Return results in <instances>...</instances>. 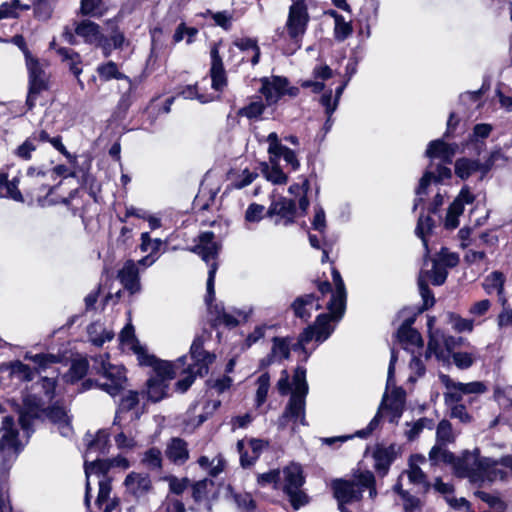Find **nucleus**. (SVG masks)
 I'll use <instances>...</instances> for the list:
<instances>
[{
    "instance_id": "nucleus-1",
    "label": "nucleus",
    "mask_w": 512,
    "mask_h": 512,
    "mask_svg": "<svg viewBox=\"0 0 512 512\" xmlns=\"http://www.w3.org/2000/svg\"><path fill=\"white\" fill-rule=\"evenodd\" d=\"M215 233L212 231L201 232L198 237V243L189 248V251L198 255L208 266V277L206 282L205 302L208 312L212 318H218L225 313L223 303H215V277L219 268L218 258L222 249V244L215 240Z\"/></svg>"
},
{
    "instance_id": "nucleus-2",
    "label": "nucleus",
    "mask_w": 512,
    "mask_h": 512,
    "mask_svg": "<svg viewBox=\"0 0 512 512\" xmlns=\"http://www.w3.org/2000/svg\"><path fill=\"white\" fill-rule=\"evenodd\" d=\"M106 24L110 28L109 35L102 32L101 26L90 19H83L75 22L74 32L77 36L83 39L85 44L99 48L102 55L108 58L112 55L114 50H122L126 37L119 25L113 20L109 19Z\"/></svg>"
},
{
    "instance_id": "nucleus-3",
    "label": "nucleus",
    "mask_w": 512,
    "mask_h": 512,
    "mask_svg": "<svg viewBox=\"0 0 512 512\" xmlns=\"http://www.w3.org/2000/svg\"><path fill=\"white\" fill-rule=\"evenodd\" d=\"M61 183V180L54 183L49 178L44 165L29 166L26 170L24 187L25 196L29 198L28 203L31 204L36 200L39 205L44 206Z\"/></svg>"
},
{
    "instance_id": "nucleus-4",
    "label": "nucleus",
    "mask_w": 512,
    "mask_h": 512,
    "mask_svg": "<svg viewBox=\"0 0 512 512\" xmlns=\"http://www.w3.org/2000/svg\"><path fill=\"white\" fill-rule=\"evenodd\" d=\"M283 493L287 496L293 510H299L310 503V496L303 489L306 483V475L301 464L291 462L283 470Z\"/></svg>"
},
{
    "instance_id": "nucleus-5",
    "label": "nucleus",
    "mask_w": 512,
    "mask_h": 512,
    "mask_svg": "<svg viewBox=\"0 0 512 512\" xmlns=\"http://www.w3.org/2000/svg\"><path fill=\"white\" fill-rule=\"evenodd\" d=\"M45 403L43 398L34 393L22 396V403L14 411L18 414V423L27 437L35 433V421L44 422Z\"/></svg>"
},
{
    "instance_id": "nucleus-6",
    "label": "nucleus",
    "mask_w": 512,
    "mask_h": 512,
    "mask_svg": "<svg viewBox=\"0 0 512 512\" xmlns=\"http://www.w3.org/2000/svg\"><path fill=\"white\" fill-rule=\"evenodd\" d=\"M92 373L104 377L109 382H103L101 390L111 397H116L125 389L127 382L126 368L111 364L101 356L93 359Z\"/></svg>"
},
{
    "instance_id": "nucleus-7",
    "label": "nucleus",
    "mask_w": 512,
    "mask_h": 512,
    "mask_svg": "<svg viewBox=\"0 0 512 512\" xmlns=\"http://www.w3.org/2000/svg\"><path fill=\"white\" fill-rule=\"evenodd\" d=\"M310 15L306 0H294L289 7L288 17L285 23L287 35L295 45V50L301 48L303 37L308 29Z\"/></svg>"
},
{
    "instance_id": "nucleus-8",
    "label": "nucleus",
    "mask_w": 512,
    "mask_h": 512,
    "mask_svg": "<svg viewBox=\"0 0 512 512\" xmlns=\"http://www.w3.org/2000/svg\"><path fill=\"white\" fill-rule=\"evenodd\" d=\"M488 457L481 456L478 447L473 451L464 450L461 456L455 457L453 464L454 474L459 478H468L473 484H477L481 480V472L488 466Z\"/></svg>"
},
{
    "instance_id": "nucleus-9",
    "label": "nucleus",
    "mask_w": 512,
    "mask_h": 512,
    "mask_svg": "<svg viewBox=\"0 0 512 512\" xmlns=\"http://www.w3.org/2000/svg\"><path fill=\"white\" fill-rule=\"evenodd\" d=\"M362 462H359L360 465ZM332 481L339 487L348 486V489L358 495L356 502L363 499V493L367 490L369 497L375 499L378 495L377 481L375 474L369 469H361L359 466L351 470V478H334Z\"/></svg>"
},
{
    "instance_id": "nucleus-10",
    "label": "nucleus",
    "mask_w": 512,
    "mask_h": 512,
    "mask_svg": "<svg viewBox=\"0 0 512 512\" xmlns=\"http://www.w3.org/2000/svg\"><path fill=\"white\" fill-rule=\"evenodd\" d=\"M28 73V92L25 104L28 110L36 106L38 97L50 89V75L36 57L25 63Z\"/></svg>"
},
{
    "instance_id": "nucleus-11",
    "label": "nucleus",
    "mask_w": 512,
    "mask_h": 512,
    "mask_svg": "<svg viewBox=\"0 0 512 512\" xmlns=\"http://www.w3.org/2000/svg\"><path fill=\"white\" fill-rule=\"evenodd\" d=\"M0 433V457L2 465H5L12 458L16 459L23 450V445L19 439V430L15 426L13 416L3 417Z\"/></svg>"
},
{
    "instance_id": "nucleus-12",
    "label": "nucleus",
    "mask_w": 512,
    "mask_h": 512,
    "mask_svg": "<svg viewBox=\"0 0 512 512\" xmlns=\"http://www.w3.org/2000/svg\"><path fill=\"white\" fill-rule=\"evenodd\" d=\"M298 216L297 204L294 199L279 196L273 199L266 211V217L275 218V225L288 227L296 222Z\"/></svg>"
},
{
    "instance_id": "nucleus-13",
    "label": "nucleus",
    "mask_w": 512,
    "mask_h": 512,
    "mask_svg": "<svg viewBox=\"0 0 512 512\" xmlns=\"http://www.w3.org/2000/svg\"><path fill=\"white\" fill-rule=\"evenodd\" d=\"M402 448L396 443H391L389 446L376 444L372 452L374 460L373 468L380 478L388 475L392 464L401 455Z\"/></svg>"
},
{
    "instance_id": "nucleus-14",
    "label": "nucleus",
    "mask_w": 512,
    "mask_h": 512,
    "mask_svg": "<svg viewBox=\"0 0 512 512\" xmlns=\"http://www.w3.org/2000/svg\"><path fill=\"white\" fill-rule=\"evenodd\" d=\"M48 420L51 424L56 425L62 436H68L73 431L72 416L68 414L64 403L60 400L51 402L45 406L44 421Z\"/></svg>"
},
{
    "instance_id": "nucleus-15",
    "label": "nucleus",
    "mask_w": 512,
    "mask_h": 512,
    "mask_svg": "<svg viewBox=\"0 0 512 512\" xmlns=\"http://www.w3.org/2000/svg\"><path fill=\"white\" fill-rule=\"evenodd\" d=\"M291 339L292 338L289 336H274L271 340L272 347L270 352L259 360V370H266L274 362L281 363L284 360H288L290 358L291 351H293Z\"/></svg>"
},
{
    "instance_id": "nucleus-16",
    "label": "nucleus",
    "mask_w": 512,
    "mask_h": 512,
    "mask_svg": "<svg viewBox=\"0 0 512 512\" xmlns=\"http://www.w3.org/2000/svg\"><path fill=\"white\" fill-rule=\"evenodd\" d=\"M211 67H210V77H211V87L217 92H223L224 88L228 84V79L226 75V70L224 67V63L222 57L219 53V44L214 43L211 51Z\"/></svg>"
},
{
    "instance_id": "nucleus-17",
    "label": "nucleus",
    "mask_w": 512,
    "mask_h": 512,
    "mask_svg": "<svg viewBox=\"0 0 512 512\" xmlns=\"http://www.w3.org/2000/svg\"><path fill=\"white\" fill-rule=\"evenodd\" d=\"M320 297L315 293H307L300 295L294 299L290 305V310L293 312L296 318L301 319L304 322H308L311 318V311L322 309V305L319 303Z\"/></svg>"
},
{
    "instance_id": "nucleus-18",
    "label": "nucleus",
    "mask_w": 512,
    "mask_h": 512,
    "mask_svg": "<svg viewBox=\"0 0 512 512\" xmlns=\"http://www.w3.org/2000/svg\"><path fill=\"white\" fill-rule=\"evenodd\" d=\"M267 141L269 142V155L274 157L277 161L282 157L284 161L291 166L293 171L299 170L300 162L295 151L285 145H282L276 132H271L267 137Z\"/></svg>"
},
{
    "instance_id": "nucleus-19",
    "label": "nucleus",
    "mask_w": 512,
    "mask_h": 512,
    "mask_svg": "<svg viewBox=\"0 0 512 512\" xmlns=\"http://www.w3.org/2000/svg\"><path fill=\"white\" fill-rule=\"evenodd\" d=\"M189 354L193 360V363L190 365H195V369L204 373L208 372L209 365H211L216 359L214 353H210L204 349V339L202 336H196L194 338L189 349Z\"/></svg>"
},
{
    "instance_id": "nucleus-20",
    "label": "nucleus",
    "mask_w": 512,
    "mask_h": 512,
    "mask_svg": "<svg viewBox=\"0 0 512 512\" xmlns=\"http://www.w3.org/2000/svg\"><path fill=\"white\" fill-rule=\"evenodd\" d=\"M487 468L481 472V480L477 484L481 485L485 481L494 482L496 479L505 480L507 478V472L505 470L497 468L501 465L505 468L510 469L512 472V455H504L499 460L488 457Z\"/></svg>"
},
{
    "instance_id": "nucleus-21",
    "label": "nucleus",
    "mask_w": 512,
    "mask_h": 512,
    "mask_svg": "<svg viewBox=\"0 0 512 512\" xmlns=\"http://www.w3.org/2000/svg\"><path fill=\"white\" fill-rule=\"evenodd\" d=\"M457 144H449L444 141V137L429 142L425 151V156L430 159H441L444 163H452V159L456 154Z\"/></svg>"
},
{
    "instance_id": "nucleus-22",
    "label": "nucleus",
    "mask_w": 512,
    "mask_h": 512,
    "mask_svg": "<svg viewBox=\"0 0 512 512\" xmlns=\"http://www.w3.org/2000/svg\"><path fill=\"white\" fill-rule=\"evenodd\" d=\"M113 467L112 461L109 459H96L93 462H85L84 470L86 475V485H85V496H84V504L89 509L91 503V486L89 482V476L91 473H95L97 475H101L103 477L108 478V472Z\"/></svg>"
},
{
    "instance_id": "nucleus-23",
    "label": "nucleus",
    "mask_w": 512,
    "mask_h": 512,
    "mask_svg": "<svg viewBox=\"0 0 512 512\" xmlns=\"http://www.w3.org/2000/svg\"><path fill=\"white\" fill-rule=\"evenodd\" d=\"M261 88L259 92L265 97V99L270 102L273 98V90L276 92V99H280L285 96V89L289 85V80L285 76L273 75L271 78L262 77L260 79Z\"/></svg>"
},
{
    "instance_id": "nucleus-24",
    "label": "nucleus",
    "mask_w": 512,
    "mask_h": 512,
    "mask_svg": "<svg viewBox=\"0 0 512 512\" xmlns=\"http://www.w3.org/2000/svg\"><path fill=\"white\" fill-rule=\"evenodd\" d=\"M20 178L18 176L9 180L8 172L0 171V198H6L19 203H25L24 194L19 189Z\"/></svg>"
},
{
    "instance_id": "nucleus-25",
    "label": "nucleus",
    "mask_w": 512,
    "mask_h": 512,
    "mask_svg": "<svg viewBox=\"0 0 512 512\" xmlns=\"http://www.w3.org/2000/svg\"><path fill=\"white\" fill-rule=\"evenodd\" d=\"M78 198H81L80 196V190L79 189H72L68 196L60 198V200H53L49 198V201L47 203L49 204H63L66 206V208L71 212L73 216H79L83 222H85L86 217L90 211V202L89 201H82L81 205L74 204V201Z\"/></svg>"
},
{
    "instance_id": "nucleus-26",
    "label": "nucleus",
    "mask_w": 512,
    "mask_h": 512,
    "mask_svg": "<svg viewBox=\"0 0 512 512\" xmlns=\"http://www.w3.org/2000/svg\"><path fill=\"white\" fill-rule=\"evenodd\" d=\"M165 455L175 465H183L189 459L188 443L180 437H172L167 443Z\"/></svg>"
},
{
    "instance_id": "nucleus-27",
    "label": "nucleus",
    "mask_w": 512,
    "mask_h": 512,
    "mask_svg": "<svg viewBox=\"0 0 512 512\" xmlns=\"http://www.w3.org/2000/svg\"><path fill=\"white\" fill-rule=\"evenodd\" d=\"M118 278L124 288L131 294L140 290L139 272L132 260L125 262L124 266L118 271Z\"/></svg>"
},
{
    "instance_id": "nucleus-28",
    "label": "nucleus",
    "mask_w": 512,
    "mask_h": 512,
    "mask_svg": "<svg viewBox=\"0 0 512 512\" xmlns=\"http://www.w3.org/2000/svg\"><path fill=\"white\" fill-rule=\"evenodd\" d=\"M124 485L135 497L145 495L152 489V482L149 475H141L136 472H131L126 476Z\"/></svg>"
},
{
    "instance_id": "nucleus-29",
    "label": "nucleus",
    "mask_w": 512,
    "mask_h": 512,
    "mask_svg": "<svg viewBox=\"0 0 512 512\" xmlns=\"http://www.w3.org/2000/svg\"><path fill=\"white\" fill-rule=\"evenodd\" d=\"M148 401L158 403L170 396V381L149 377L145 383Z\"/></svg>"
},
{
    "instance_id": "nucleus-30",
    "label": "nucleus",
    "mask_w": 512,
    "mask_h": 512,
    "mask_svg": "<svg viewBox=\"0 0 512 512\" xmlns=\"http://www.w3.org/2000/svg\"><path fill=\"white\" fill-rule=\"evenodd\" d=\"M81 193H87L93 200V203L99 204L101 197V184L97 178L89 171H83L79 179V186L76 188Z\"/></svg>"
},
{
    "instance_id": "nucleus-31",
    "label": "nucleus",
    "mask_w": 512,
    "mask_h": 512,
    "mask_svg": "<svg viewBox=\"0 0 512 512\" xmlns=\"http://www.w3.org/2000/svg\"><path fill=\"white\" fill-rule=\"evenodd\" d=\"M271 166L267 162H260L259 168L267 181L274 185H284L288 182V175L284 173L278 161L270 155Z\"/></svg>"
},
{
    "instance_id": "nucleus-32",
    "label": "nucleus",
    "mask_w": 512,
    "mask_h": 512,
    "mask_svg": "<svg viewBox=\"0 0 512 512\" xmlns=\"http://www.w3.org/2000/svg\"><path fill=\"white\" fill-rule=\"evenodd\" d=\"M135 91V85L130 83L128 90L120 96V99L112 112V122L119 123L126 119L128 111L134 102Z\"/></svg>"
},
{
    "instance_id": "nucleus-33",
    "label": "nucleus",
    "mask_w": 512,
    "mask_h": 512,
    "mask_svg": "<svg viewBox=\"0 0 512 512\" xmlns=\"http://www.w3.org/2000/svg\"><path fill=\"white\" fill-rule=\"evenodd\" d=\"M57 55L60 57L62 62H66L68 64L70 72L76 77L80 86L83 87V82L79 78L82 73L81 55L74 49L67 47H59L57 49Z\"/></svg>"
},
{
    "instance_id": "nucleus-34",
    "label": "nucleus",
    "mask_w": 512,
    "mask_h": 512,
    "mask_svg": "<svg viewBox=\"0 0 512 512\" xmlns=\"http://www.w3.org/2000/svg\"><path fill=\"white\" fill-rule=\"evenodd\" d=\"M305 398L306 396L291 393L290 399L281 415V419H293L296 421L301 416V423L305 424Z\"/></svg>"
},
{
    "instance_id": "nucleus-35",
    "label": "nucleus",
    "mask_w": 512,
    "mask_h": 512,
    "mask_svg": "<svg viewBox=\"0 0 512 512\" xmlns=\"http://www.w3.org/2000/svg\"><path fill=\"white\" fill-rule=\"evenodd\" d=\"M330 490L333 498L337 502L339 512H352L347 505L355 503L358 495L354 493L348 486L339 487L332 480L330 482Z\"/></svg>"
},
{
    "instance_id": "nucleus-36",
    "label": "nucleus",
    "mask_w": 512,
    "mask_h": 512,
    "mask_svg": "<svg viewBox=\"0 0 512 512\" xmlns=\"http://www.w3.org/2000/svg\"><path fill=\"white\" fill-rule=\"evenodd\" d=\"M24 359L32 361L36 365L33 368L35 374H40L41 372H44L49 367H51V365L61 362V357L59 355L51 353L32 354L31 352H26Z\"/></svg>"
},
{
    "instance_id": "nucleus-37",
    "label": "nucleus",
    "mask_w": 512,
    "mask_h": 512,
    "mask_svg": "<svg viewBox=\"0 0 512 512\" xmlns=\"http://www.w3.org/2000/svg\"><path fill=\"white\" fill-rule=\"evenodd\" d=\"M178 95L182 96L184 99L198 100L202 104L220 100L221 98L219 94L214 95L212 93H201L197 83L182 86L178 92Z\"/></svg>"
},
{
    "instance_id": "nucleus-38",
    "label": "nucleus",
    "mask_w": 512,
    "mask_h": 512,
    "mask_svg": "<svg viewBox=\"0 0 512 512\" xmlns=\"http://www.w3.org/2000/svg\"><path fill=\"white\" fill-rule=\"evenodd\" d=\"M96 70L102 81L107 82L115 79L126 80L129 82V84L133 83L129 76L119 71L117 63L112 60L99 64Z\"/></svg>"
},
{
    "instance_id": "nucleus-39",
    "label": "nucleus",
    "mask_w": 512,
    "mask_h": 512,
    "mask_svg": "<svg viewBox=\"0 0 512 512\" xmlns=\"http://www.w3.org/2000/svg\"><path fill=\"white\" fill-rule=\"evenodd\" d=\"M218 190L209 189L207 191L200 190L195 196L192 209L196 214H203L206 211H210L211 207L215 203Z\"/></svg>"
},
{
    "instance_id": "nucleus-40",
    "label": "nucleus",
    "mask_w": 512,
    "mask_h": 512,
    "mask_svg": "<svg viewBox=\"0 0 512 512\" xmlns=\"http://www.w3.org/2000/svg\"><path fill=\"white\" fill-rule=\"evenodd\" d=\"M227 491L239 510L242 512L256 511L257 502L250 492H236L231 485H228Z\"/></svg>"
},
{
    "instance_id": "nucleus-41",
    "label": "nucleus",
    "mask_w": 512,
    "mask_h": 512,
    "mask_svg": "<svg viewBox=\"0 0 512 512\" xmlns=\"http://www.w3.org/2000/svg\"><path fill=\"white\" fill-rule=\"evenodd\" d=\"M89 371V362L86 358L73 360L68 372L63 376L68 384H76L82 380Z\"/></svg>"
},
{
    "instance_id": "nucleus-42",
    "label": "nucleus",
    "mask_w": 512,
    "mask_h": 512,
    "mask_svg": "<svg viewBox=\"0 0 512 512\" xmlns=\"http://www.w3.org/2000/svg\"><path fill=\"white\" fill-rule=\"evenodd\" d=\"M331 321H334V317L327 313H321L316 316L313 327L316 330L317 342H323L327 340L334 332L335 328L331 325Z\"/></svg>"
},
{
    "instance_id": "nucleus-43",
    "label": "nucleus",
    "mask_w": 512,
    "mask_h": 512,
    "mask_svg": "<svg viewBox=\"0 0 512 512\" xmlns=\"http://www.w3.org/2000/svg\"><path fill=\"white\" fill-rule=\"evenodd\" d=\"M347 305V293L334 291L331 295L329 302L327 303V309L329 315L334 317V321H340L346 311Z\"/></svg>"
},
{
    "instance_id": "nucleus-44",
    "label": "nucleus",
    "mask_w": 512,
    "mask_h": 512,
    "mask_svg": "<svg viewBox=\"0 0 512 512\" xmlns=\"http://www.w3.org/2000/svg\"><path fill=\"white\" fill-rule=\"evenodd\" d=\"M396 338L405 350H407L406 345L416 346L419 348L423 347L424 345V341L420 332L415 328H398L396 332Z\"/></svg>"
},
{
    "instance_id": "nucleus-45",
    "label": "nucleus",
    "mask_w": 512,
    "mask_h": 512,
    "mask_svg": "<svg viewBox=\"0 0 512 512\" xmlns=\"http://www.w3.org/2000/svg\"><path fill=\"white\" fill-rule=\"evenodd\" d=\"M149 377L171 381L176 377L175 364L169 360L158 359Z\"/></svg>"
},
{
    "instance_id": "nucleus-46",
    "label": "nucleus",
    "mask_w": 512,
    "mask_h": 512,
    "mask_svg": "<svg viewBox=\"0 0 512 512\" xmlns=\"http://www.w3.org/2000/svg\"><path fill=\"white\" fill-rule=\"evenodd\" d=\"M434 228L435 220L430 215L424 216L421 214L417 221L415 234L421 239L427 253L429 252L428 236L433 232Z\"/></svg>"
},
{
    "instance_id": "nucleus-47",
    "label": "nucleus",
    "mask_w": 512,
    "mask_h": 512,
    "mask_svg": "<svg viewBox=\"0 0 512 512\" xmlns=\"http://www.w3.org/2000/svg\"><path fill=\"white\" fill-rule=\"evenodd\" d=\"M180 374H185V377L179 379L175 383V391L179 393H186L195 382L197 376H203L205 373L195 369V365H188L181 370Z\"/></svg>"
},
{
    "instance_id": "nucleus-48",
    "label": "nucleus",
    "mask_w": 512,
    "mask_h": 512,
    "mask_svg": "<svg viewBox=\"0 0 512 512\" xmlns=\"http://www.w3.org/2000/svg\"><path fill=\"white\" fill-rule=\"evenodd\" d=\"M455 174L462 180H467L473 173L479 171L477 159L458 158L454 165Z\"/></svg>"
},
{
    "instance_id": "nucleus-49",
    "label": "nucleus",
    "mask_w": 512,
    "mask_h": 512,
    "mask_svg": "<svg viewBox=\"0 0 512 512\" xmlns=\"http://www.w3.org/2000/svg\"><path fill=\"white\" fill-rule=\"evenodd\" d=\"M506 277L503 272L495 270L486 276L483 288L487 294H491L493 290L497 291V295H502L505 290Z\"/></svg>"
},
{
    "instance_id": "nucleus-50",
    "label": "nucleus",
    "mask_w": 512,
    "mask_h": 512,
    "mask_svg": "<svg viewBox=\"0 0 512 512\" xmlns=\"http://www.w3.org/2000/svg\"><path fill=\"white\" fill-rule=\"evenodd\" d=\"M265 109L266 106L262 101L251 102L236 112V117L233 118V121L239 124V117H246L249 120H258L263 115Z\"/></svg>"
},
{
    "instance_id": "nucleus-51",
    "label": "nucleus",
    "mask_w": 512,
    "mask_h": 512,
    "mask_svg": "<svg viewBox=\"0 0 512 512\" xmlns=\"http://www.w3.org/2000/svg\"><path fill=\"white\" fill-rule=\"evenodd\" d=\"M418 288L423 301L422 305L418 307V313H423L424 311L431 309L435 305L436 299L433 291L430 289L428 285L426 278L423 277L422 275H420L418 278Z\"/></svg>"
},
{
    "instance_id": "nucleus-52",
    "label": "nucleus",
    "mask_w": 512,
    "mask_h": 512,
    "mask_svg": "<svg viewBox=\"0 0 512 512\" xmlns=\"http://www.w3.org/2000/svg\"><path fill=\"white\" fill-rule=\"evenodd\" d=\"M492 129V126L488 123H479L473 127L470 141L474 144L477 155L480 154L482 148L485 146L484 139L489 137Z\"/></svg>"
},
{
    "instance_id": "nucleus-53",
    "label": "nucleus",
    "mask_w": 512,
    "mask_h": 512,
    "mask_svg": "<svg viewBox=\"0 0 512 512\" xmlns=\"http://www.w3.org/2000/svg\"><path fill=\"white\" fill-rule=\"evenodd\" d=\"M110 447V433L106 429H99L94 438L88 443V449L95 450L102 455L107 454Z\"/></svg>"
},
{
    "instance_id": "nucleus-54",
    "label": "nucleus",
    "mask_w": 512,
    "mask_h": 512,
    "mask_svg": "<svg viewBox=\"0 0 512 512\" xmlns=\"http://www.w3.org/2000/svg\"><path fill=\"white\" fill-rule=\"evenodd\" d=\"M307 370L304 366L298 365L294 369L292 384L294 389L292 393H296L297 395L307 396L309 392V386L306 380Z\"/></svg>"
},
{
    "instance_id": "nucleus-55",
    "label": "nucleus",
    "mask_w": 512,
    "mask_h": 512,
    "mask_svg": "<svg viewBox=\"0 0 512 512\" xmlns=\"http://www.w3.org/2000/svg\"><path fill=\"white\" fill-rule=\"evenodd\" d=\"M97 328H102L101 324L93 322L87 327V334L89 337V341L96 347H102L105 342L111 341L114 337L113 331H107L106 329L101 330L100 336H95L97 333Z\"/></svg>"
},
{
    "instance_id": "nucleus-56",
    "label": "nucleus",
    "mask_w": 512,
    "mask_h": 512,
    "mask_svg": "<svg viewBox=\"0 0 512 512\" xmlns=\"http://www.w3.org/2000/svg\"><path fill=\"white\" fill-rule=\"evenodd\" d=\"M456 455L442 447V445H434L429 451V459L432 464H438L439 462L449 464L453 467Z\"/></svg>"
},
{
    "instance_id": "nucleus-57",
    "label": "nucleus",
    "mask_w": 512,
    "mask_h": 512,
    "mask_svg": "<svg viewBox=\"0 0 512 512\" xmlns=\"http://www.w3.org/2000/svg\"><path fill=\"white\" fill-rule=\"evenodd\" d=\"M103 0H81L78 14L83 17L100 18L103 15Z\"/></svg>"
},
{
    "instance_id": "nucleus-58",
    "label": "nucleus",
    "mask_w": 512,
    "mask_h": 512,
    "mask_svg": "<svg viewBox=\"0 0 512 512\" xmlns=\"http://www.w3.org/2000/svg\"><path fill=\"white\" fill-rule=\"evenodd\" d=\"M424 274L427 278L431 279L434 286L443 285L448 277L447 269L441 265L440 261L435 259L433 260L432 270H427Z\"/></svg>"
},
{
    "instance_id": "nucleus-59",
    "label": "nucleus",
    "mask_w": 512,
    "mask_h": 512,
    "mask_svg": "<svg viewBox=\"0 0 512 512\" xmlns=\"http://www.w3.org/2000/svg\"><path fill=\"white\" fill-rule=\"evenodd\" d=\"M436 440L437 444L446 445L452 443L455 440L453 435L452 424L447 419H442L436 429Z\"/></svg>"
},
{
    "instance_id": "nucleus-60",
    "label": "nucleus",
    "mask_w": 512,
    "mask_h": 512,
    "mask_svg": "<svg viewBox=\"0 0 512 512\" xmlns=\"http://www.w3.org/2000/svg\"><path fill=\"white\" fill-rule=\"evenodd\" d=\"M269 388H270V374L268 371H265L257 379V390H256L255 402L258 407L263 405L266 402Z\"/></svg>"
},
{
    "instance_id": "nucleus-61",
    "label": "nucleus",
    "mask_w": 512,
    "mask_h": 512,
    "mask_svg": "<svg viewBox=\"0 0 512 512\" xmlns=\"http://www.w3.org/2000/svg\"><path fill=\"white\" fill-rule=\"evenodd\" d=\"M58 372L54 377L42 376L39 381L36 382V385H41V392L44 397L47 398L50 402H52L56 397V388L58 385Z\"/></svg>"
},
{
    "instance_id": "nucleus-62",
    "label": "nucleus",
    "mask_w": 512,
    "mask_h": 512,
    "mask_svg": "<svg viewBox=\"0 0 512 512\" xmlns=\"http://www.w3.org/2000/svg\"><path fill=\"white\" fill-rule=\"evenodd\" d=\"M257 484L261 487L272 485L274 489H278L281 484L280 469H271L267 472L257 475Z\"/></svg>"
},
{
    "instance_id": "nucleus-63",
    "label": "nucleus",
    "mask_w": 512,
    "mask_h": 512,
    "mask_svg": "<svg viewBox=\"0 0 512 512\" xmlns=\"http://www.w3.org/2000/svg\"><path fill=\"white\" fill-rule=\"evenodd\" d=\"M11 374L19 376L23 381L30 382L34 379L35 371L29 365L15 360L9 365Z\"/></svg>"
},
{
    "instance_id": "nucleus-64",
    "label": "nucleus",
    "mask_w": 512,
    "mask_h": 512,
    "mask_svg": "<svg viewBox=\"0 0 512 512\" xmlns=\"http://www.w3.org/2000/svg\"><path fill=\"white\" fill-rule=\"evenodd\" d=\"M32 5L34 18L40 21H47L51 18L53 7L48 0H34Z\"/></svg>"
}]
</instances>
